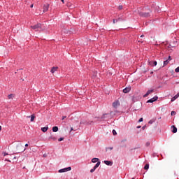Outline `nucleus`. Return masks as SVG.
<instances>
[{"instance_id":"20","label":"nucleus","mask_w":179,"mask_h":179,"mask_svg":"<svg viewBox=\"0 0 179 179\" xmlns=\"http://www.w3.org/2000/svg\"><path fill=\"white\" fill-rule=\"evenodd\" d=\"M34 118H36V116H34V115H31V122H33V121H34Z\"/></svg>"},{"instance_id":"30","label":"nucleus","mask_w":179,"mask_h":179,"mask_svg":"<svg viewBox=\"0 0 179 179\" xmlns=\"http://www.w3.org/2000/svg\"><path fill=\"white\" fill-rule=\"evenodd\" d=\"M145 145H146V146H150V142L148 141V142L145 143Z\"/></svg>"},{"instance_id":"52","label":"nucleus","mask_w":179,"mask_h":179,"mask_svg":"<svg viewBox=\"0 0 179 179\" xmlns=\"http://www.w3.org/2000/svg\"><path fill=\"white\" fill-rule=\"evenodd\" d=\"M150 73H153V72H151Z\"/></svg>"},{"instance_id":"51","label":"nucleus","mask_w":179,"mask_h":179,"mask_svg":"<svg viewBox=\"0 0 179 179\" xmlns=\"http://www.w3.org/2000/svg\"><path fill=\"white\" fill-rule=\"evenodd\" d=\"M44 157H45V155H43Z\"/></svg>"},{"instance_id":"28","label":"nucleus","mask_w":179,"mask_h":179,"mask_svg":"<svg viewBox=\"0 0 179 179\" xmlns=\"http://www.w3.org/2000/svg\"><path fill=\"white\" fill-rule=\"evenodd\" d=\"M117 9H118L119 10H122V6H119L117 7Z\"/></svg>"},{"instance_id":"24","label":"nucleus","mask_w":179,"mask_h":179,"mask_svg":"<svg viewBox=\"0 0 179 179\" xmlns=\"http://www.w3.org/2000/svg\"><path fill=\"white\" fill-rule=\"evenodd\" d=\"M175 100H177V98H176V96H173V98H171V101H175Z\"/></svg>"},{"instance_id":"23","label":"nucleus","mask_w":179,"mask_h":179,"mask_svg":"<svg viewBox=\"0 0 179 179\" xmlns=\"http://www.w3.org/2000/svg\"><path fill=\"white\" fill-rule=\"evenodd\" d=\"M112 132H113V135L114 136L117 135V131H115V129H113Z\"/></svg>"},{"instance_id":"15","label":"nucleus","mask_w":179,"mask_h":179,"mask_svg":"<svg viewBox=\"0 0 179 179\" xmlns=\"http://www.w3.org/2000/svg\"><path fill=\"white\" fill-rule=\"evenodd\" d=\"M172 132L173 133V134H176V132H177V127H176V126H172Z\"/></svg>"},{"instance_id":"18","label":"nucleus","mask_w":179,"mask_h":179,"mask_svg":"<svg viewBox=\"0 0 179 179\" xmlns=\"http://www.w3.org/2000/svg\"><path fill=\"white\" fill-rule=\"evenodd\" d=\"M101 163V162H100V161H99V162L96 164V165L94 166V168L95 169H96L99 167V166H100Z\"/></svg>"},{"instance_id":"50","label":"nucleus","mask_w":179,"mask_h":179,"mask_svg":"<svg viewBox=\"0 0 179 179\" xmlns=\"http://www.w3.org/2000/svg\"><path fill=\"white\" fill-rule=\"evenodd\" d=\"M24 150H26V148H24Z\"/></svg>"},{"instance_id":"40","label":"nucleus","mask_w":179,"mask_h":179,"mask_svg":"<svg viewBox=\"0 0 179 179\" xmlns=\"http://www.w3.org/2000/svg\"><path fill=\"white\" fill-rule=\"evenodd\" d=\"M139 128H141V126H137V129H139Z\"/></svg>"},{"instance_id":"47","label":"nucleus","mask_w":179,"mask_h":179,"mask_svg":"<svg viewBox=\"0 0 179 179\" xmlns=\"http://www.w3.org/2000/svg\"><path fill=\"white\" fill-rule=\"evenodd\" d=\"M71 131H73V128L71 127Z\"/></svg>"},{"instance_id":"14","label":"nucleus","mask_w":179,"mask_h":179,"mask_svg":"<svg viewBox=\"0 0 179 179\" xmlns=\"http://www.w3.org/2000/svg\"><path fill=\"white\" fill-rule=\"evenodd\" d=\"M104 164H106V166H111L113 164V162L104 161Z\"/></svg>"},{"instance_id":"21","label":"nucleus","mask_w":179,"mask_h":179,"mask_svg":"<svg viewBox=\"0 0 179 179\" xmlns=\"http://www.w3.org/2000/svg\"><path fill=\"white\" fill-rule=\"evenodd\" d=\"M144 170H149V164L145 165Z\"/></svg>"},{"instance_id":"49","label":"nucleus","mask_w":179,"mask_h":179,"mask_svg":"<svg viewBox=\"0 0 179 179\" xmlns=\"http://www.w3.org/2000/svg\"><path fill=\"white\" fill-rule=\"evenodd\" d=\"M23 169H26V167L24 166Z\"/></svg>"},{"instance_id":"17","label":"nucleus","mask_w":179,"mask_h":179,"mask_svg":"<svg viewBox=\"0 0 179 179\" xmlns=\"http://www.w3.org/2000/svg\"><path fill=\"white\" fill-rule=\"evenodd\" d=\"M47 131H48V127H42L41 128L42 132H47Z\"/></svg>"},{"instance_id":"26","label":"nucleus","mask_w":179,"mask_h":179,"mask_svg":"<svg viewBox=\"0 0 179 179\" xmlns=\"http://www.w3.org/2000/svg\"><path fill=\"white\" fill-rule=\"evenodd\" d=\"M175 72H176V73H178V72H179V66L177 67V68L175 69Z\"/></svg>"},{"instance_id":"22","label":"nucleus","mask_w":179,"mask_h":179,"mask_svg":"<svg viewBox=\"0 0 179 179\" xmlns=\"http://www.w3.org/2000/svg\"><path fill=\"white\" fill-rule=\"evenodd\" d=\"M86 125H92L93 124V121L87 122L85 123Z\"/></svg>"},{"instance_id":"36","label":"nucleus","mask_w":179,"mask_h":179,"mask_svg":"<svg viewBox=\"0 0 179 179\" xmlns=\"http://www.w3.org/2000/svg\"><path fill=\"white\" fill-rule=\"evenodd\" d=\"M121 20H122V18H121V17H119V18L117 19V22H120V21H121Z\"/></svg>"},{"instance_id":"10","label":"nucleus","mask_w":179,"mask_h":179,"mask_svg":"<svg viewBox=\"0 0 179 179\" xmlns=\"http://www.w3.org/2000/svg\"><path fill=\"white\" fill-rule=\"evenodd\" d=\"M107 117H110V114L108 113H105L101 116V120H106V118H107Z\"/></svg>"},{"instance_id":"44","label":"nucleus","mask_w":179,"mask_h":179,"mask_svg":"<svg viewBox=\"0 0 179 179\" xmlns=\"http://www.w3.org/2000/svg\"><path fill=\"white\" fill-rule=\"evenodd\" d=\"M62 2L63 3H64V0H62Z\"/></svg>"},{"instance_id":"6","label":"nucleus","mask_w":179,"mask_h":179,"mask_svg":"<svg viewBox=\"0 0 179 179\" xmlns=\"http://www.w3.org/2000/svg\"><path fill=\"white\" fill-rule=\"evenodd\" d=\"M155 92V90H149L148 91H147L146 94H145L143 95V97H148V96H149V94H150L151 93H153Z\"/></svg>"},{"instance_id":"19","label":"nucleus","mask_w":179,"mask_h":179,"mask_svg":"<svg viewBox=\"0 0 179 179\" xmlns=\"http://www.w3.org/2000/svg\"><path fill=\"white\" fill-rule=\"evenodd\" d=\"M169 62H170L168 59L165 60L164 62V66H166V65H169Z\"/></svg>"},{"instance_id":"39","label":"nucleus","mask_w":179,"mask_h":179,"mask_svg":"<svg viewBox=\"0 0 179 179\" xmlns=\"http://www.w3.org/2000/svg\"><path fill=\"white\" fill-rule=\"evenodd\" d=\"M149 124H153V121L150 120V121L149 122Z\"/></svg>"},{"instance_id":"42","label":"nucleus","mask_w":179,"mask_h":179,"mask_svg":"<svg viewBox=\"0 0 179 179\" xmlns=\"http://www.w3.org/2000/svg\"><path fill=\"white\" fill-rule=\"evenodd\" d=\"M6 162H9V163H10V160L9 159H6Z\"/></svg>"},{"instance_id":"31","label":"nucleus","mask_w":179,"mask_h":179,"mask_svg":"<svg viewBox=\"0 0 179 179\" xmlns=\"http://www.w3.org/2000/svg\"><path fill=\"white\" fill-rule=\"evenodd\" d=\"M143 122V118L141 117L138 120V122Z\"/></svg>"},{"instance_id":"12","label":"nucleus","mask_w":179,"mask_h":179,"mask_svg":"<svg viewBox=\"0 0 179 179\" xmlns=\"http://www.w3.org/2000/svg\"><path fill=\"white\" fill-rule=\"evenodd\" d=\"M13 97H15V94H8V99H9V100H13Z\"/></svg>"},{"instance_id":"45","label":"nucleus","mask_w":179,"mask_h":179,"mask_svg":"<svg viewBox=\"0 0 179 179\" xmlns=\"http://www.w3.org/2000/svg\"><path fill=\"white\" fill-rule=\"evenodd\" d=\"M33 6H34V5H33V4H31V8H33Z\"/></svg>"},{"instance_id":"41","label":"nucleus","mask_w":179,"mask_h":179,"mask_svg":"<svg viewBox=\"0 0 179 179\" xmlns=\"http://www.w3.org/2000/svg\"><path fill=\"white\" fill-rule=\"evenodd\" d=\"M145 128H146V126H143V127H142V129H145Z\"/></svg>"},{"instance_id":"48","label":"nucleus","mask_w":179,"mask_h":179,"mask_svg":"<svg viewBox=\"0 0 179 179\" xmlns=\"http://www.w3.org/2000/svg\"><path fill=\"white\" fill-rule=\"evenodd\" d=\"M1 129H2V127L0 126V131H1Z\"/></svg>"},{"instance_id":"43","label":"nucleus","mask_w":179,"mask_h":179,"mask_svg":"<svg viewBox=\"0 0 179 179\" xmlns=\"http://www.w3.org/2000/svg\"><path fill=\"white\" fill-rule=\"evenodd\" d=\"M27 146H29V144H25V148H27Z\"/></svg>"},{"instance_id":"37","label":"nucleus","mask_w":179,"mask_h":179,"mask_svg":"<svg viewBox=\"0 0 179 179\" xmlns=\"http://www.w3.org/2000/svg\"><path fill=\"white\" fill-rule=\"evenodd\" d=\"M3 156H8V153H6V152H3Z\"/></svg>"},{"instance_id":"7","label":"nucleus","mask_w":179,"mask_h":179,"mask_svg":"<svg viewBox=\"0 0 179 179\" xmlns=\"http://www.w3.org/2000/svg\"><path fill=\"white\" fill-rule=\"evenodd\" d=\"M131 92V87H127L123 90V93H129Z\"/></svg>"},{"instance_id":"5","label":"nucleus","mask_w":179,"mask_h":179,"mask_svg":"<svg viewBox=\"0 0 179 179\" xmlns=\"http://www.w3.org/2000/svg\"><path fill=\"white\" fill-rule=\"evenodd\" d=\"M157 99H159V97L157 96H155L153 98L149 99L147 103H155V101H157Z\"/></svg>"},{"instance_id":"32","label":"nucleus","mask_w":179,"mask_h":179,"mask_svg":"<svg viewBox=\"0 0 179 179\" xmlns=\"http://www.w3.org/2000/svg\"><path fill=\"white\" fill-rule=\"evenodd\" d=\"M59 142H62V141H64V138H60L58 139Z\"/></svg>"},{"instance_id":"29","label":"nucleus","mask_w":179,"mask_h":179,"mask_svg":"<svg viewBox=\"0 0 179 179\" xmlns=\"http://www.w3.org/2000/svg\"><path fill=\"white\" fill-rule=\"evenodd\" d=\"M176 111H172V112L171 113V115H176Z\"/></svg>"},{"instance_id":"38","label":"nucleus","mask_w":179,"mask_h":179,"mask_svg":"<svg viewBox=\"0 0 179 179\" xmlns=\"http://www.w3.org/2000/svg\"><path fill=\"white\" fill-rule=\"evenodd\" d=\"M65 118H66V116H63L62 120H64Z\"/></svg>"},{"instance_id":"35","label":"nucleus","mask_w":179,"mask_h":179,"mask_svg":"<svg viewBox=\"0 0 179 179\" xmlns=\"http://www.w3.org/2000/svg\"><path fill=\"white\" fill-rule=\"evenodd\" d=\"M176 99L178 98V97H179V92L176 94V95H175L174 96Z\"/></svg>"},{"instance_id":"25","label":"nucleus","mask_w":179,"mask_h":179,"mask_svg":"<svg viewBox=\"0 0 179 179\" xmlns=\"http://www.w3.org/2000/svg\"><path fill=\"white\" fill-rule=\"evenodd\" d=\"M94 171H96V169H94V167H93V169H92L90 170V173H94Z\"/></svg>"},{"instance_id":"13","label":"nucleus","mask_w":179,"mask_h":179,"mask_svg":"<svg viewBox=\"0 0 179 179\" xmlns=\"http://www.w3.org/2000/svg\"><path fill=\"white\" fill-rule=\"evenodd\" d=\"M100 162V159H99V158H93V159H92V163H97V162Z\"/></svg>"},{"instance_id":"1","label":"nucleus","mask_w":179,"mask_h":179,"mask_svg":"<svg viewBox=\"0 0 179 179\" xmlns=\"http://www.w3.org/2000/svg\"><path fill=\"white\" fill-rule=\"evenodd\" d=\"M138 15L141 17H150V11L145 12V13H144V12H139Z\"/></svg>"},{"instance_id":"11","label":"nucleus","mask_w":179,"mask_h":179,"mask_svg":"<svg viewBox=\"0 0 179 179\" xmlns=\"http://www.w3.org/2000/svg\"><path fill=\"white\" fill-rule=\"evenodd\" d=\"M48 8H50V6L48 5H44L43 6V12L45 13L47 12V10H48Z\"/></svg>"},{"instance_id":"4","label":"nucleus","mask_w":179,"mask_h":179,"mask_svg":"<svg viewBox=\"0 0 179 179\" xmlns=\"http://www.w3.org/2000/svg\"><path fill=\"white\" fill-rule=\"evenodd\" d=\"M112 106L113 107V108H117L118 107H120V101L118 100H115L113 103Z\"/></svg>"},{"instance_id":"34","label":"nucleus","mask_w":179,"mask_h":179,"mask_svg":"<svg viewBox=\"0 0 179 179\" xmlns=\"http://www.w3.org/2000/svg\"><path fill=\"white\" fill-rule=\"evenodd\" d=\"M117 22H118V20H115V19L113 20V23H117Z\"/></svg>"},{"instance_id":"2","label":"nucleus","mask_w":179,"mask_h":179,"mask_svg":"<svg viewBox=\"0 0 179 179\" xmlns=\"http://www.w3.org/2000/svg\"><path fill=\"white\" fill-rule=\"evenodd\" d=\"M41 26V24H37L36 25L31 26V27L33 30H35V31H38V30H42Z\"/></svg>"},{"instance_id":"53","label":"nucleus","mask_w":179,"mask_h":179,"mask_svg":"<svg viewBox=\"0 0 179 179\" xmlns=\"http://www.w3.org/2000/svg\"><path fill=\"white\" fill-rule=\"evenodd\" d=\"M80 124H83L82 122H80Z\"/></svg>"},{"instance_id":"16","label":"nucleus","mask_w":179,"mask_h":179,"mask_svg":"<svg viewBox=\"0 0 179 179\" xmlns=\"http://www.w3.org/2000/svg\"><path fill=\"white\" fill-rule=\"evenodd\" d=\"M52 131L53 132H58V127L55 126L52 127Z\"/></svg>"},{"instance_id":"46","label":"nucleus","mask_w":179,"mask_h":179,"mask_svg":"<svg viewBox=\"0 0 179 179\" xmlns=\"http://www.w3.org/2000/svg\"><path fill=\"white\" fill-rule=\"evenodd\" d=\"M141 37H145V36L144 35H141Z\"/></svg>"},{"instance_id":"27","label":"nucleus","mask_w":179,"mask_h":179,"mask_svg":"<svg viewBox=\"0 0 179 179\" xmlns=\"http://www.w3.org/2000/svg\"><path fill=\"white\" fill-rule=\"evenodd\" d=\"M106 150H113V147L106 148Z\"/></svg>"},{"instance_id":"8","label":"nucleus","mask_w":179,"mask_h":179,"mask_svg":"<svg viewBox=\"0 0 179 179\" xmlns=\"http://www.w3.org/2000/svg\"><path fill=\"white\" fill-rule=\"evenodd\" d=\"M149 64L151 65V66H156V65H157V62L151 61L149 62Z\"/></svg>"},{"instance_id":"9","label":"nucleus","mask_w":179,"mask_h":179,"mask_svg":"<svg viewBox=\"0 0 179 179\" xmlns=\"http://www.w3.org/2000/svg\"><path fill=\"white\" fill-rule=\"evenodd\" d=\"M58 71V67H52L50 72L51 73H54Z\"/></svg>"},{"instance_id":"33","label":"nucleus","mask_w":179,"mask_h":179,"mask_svg":"<svg viewBox=\"0 0 179 179\" xmlns=\"http://www.w3.org/2000/svg\"><path fill=\"white\" fill-rule=\"evenodd\" d=\"M168 61H171V56H169V58H168V59H167Z\"/></svg>"},{"instance_id":"3","label":"nucleus","mask_w":179,"mask_h":179,"mask_svg":"<svg viewBox=\"0 0 179 179\" xmlns=\"http://www.w3.org/2000/svg\"><path fill=\"white\" fill-rule=\"evenodd\" d=\"M71 170H72V168L71 166H69L67 168H64L59 170V173H66V171H71Z\"/></svg>"}]
</instances>
